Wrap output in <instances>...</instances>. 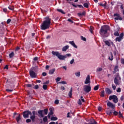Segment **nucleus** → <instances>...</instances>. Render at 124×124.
<instances>
[{
	"instance_id": "nucleus-1",
	"label": "nucleus",
	"mask_w": 124,
	"mask_h": 124,
	"mask_svg": "<svg viewBox=\"0 0 124 124\" xmlns=\"http://www.w3.org/2000/svg\"><path fill=\"white\" fill-rule=\"evenodd\" d=\"M45 20L43 22L41 25V30L45 31V30H48L51 26V18L47 16L45 18Z\"/></svg>"
},
{
	"instance_id": "nucleus-2",
	"label": "nucleus",
	"mask_w": 124,
	"mask_h": 124,
	"mask_svg": "<svg viewBox=\"0 0 124 124\" xmlns=\"http://www.w3.org/2000/svg\"><path fill=\"white\" fill-rule=\"evenodd\" d=\"M108 31H109V26L108 25H104L101 26L99 33L101 35H105V34L108 32Z\"/></svg>"
},
{
	"instance_id": "nucleus-3",
	"label": "nucleus",
	"mask_w": 124,
	"mask_h": 124,
	"mask_svg": "<svg viewBox=\"0 0 124 124\" xmlns=\"http://www.w3.org/2000/svg\"><path fill=\"white\" fill-rule=\"evenodd\" d=\"M52 55H53V56H56V57H57L59 60H63L66 59V56L61 55V54H60V52H59V51H52Z\"/></svg>"
},
{
	"instance_id": "nucleus-4",
	"label": "nucleus",
	"mask_w": 124,
	"mask_h": 124,
	"mask_svg": "<svg viewBox=\"0 0 124 124\" xmlns=\"http://www.w3.org/2000/svg\"><path fill=\"white\" fill-rule=\"evenodd\" d=\"M109 100H112V99H113V101L114 103H118V101H119V99L116 95L109 96Z\"/></svg>"
},
{
	"instance_id": "nucleus-5",
	"label": "nucleus",
	"mask_w": 124,
	"mask_h": 124,
	"mask_svg": "<svg viewBox=\"0 0 124 124\" xmlns=\"http://www.w3.org/2000/svg\"><path fill=\"white\" fill-rule=\"evenodd\" d=\"M29 115H30V116H31L32 113L30 110H26L23 112V116L24 118V119H28L29 118Z\"/></svg>"
},
{
	"instance_id": "nucleus-6",
	"label": "nucleus",
	"mask_w": 124,
	"mask_h": 124,
	"mask_svg": "<svg viewBox=\"0 0 124 124\" xmlns=\"http://www.w3.org/2000/svg\"><path fill=\"white\" fill-rule=\"evenodd\" d=\"M92 90V87L90 85H85L84 86V91L85 93H90Z\"/></svg>"
},
{
	"instance_id": "nucleus-7",
	"label": "nucleus",
	"mask_w": 124,
	"mask_h": 124,
	"mask_svg": "<svg viewBox=\"0 0 124 124\" xmlns=\"http://www.w3.org/2000/svg\"><path fill=\"white\" fill-rule=\"evenodd\" d=\"M29 74L31 78H36V74L35 72L32 71V69H31L29 71Z\"/></svg>"
},
{
	"instance_id": "nucleus-8",
	"label": "nucleus",
	"mask_w": 124,
	"mask_h": 124,
	"mask_svg": "<svg viewBox=\"0 0 124 124\" xmlns=\"http://www.w3.org/2000/svg\"><path fill=\"white\" fill-rule=\"evenodd\" d=\"M103 2L104 3H98V4L100 5V6H102L103 7H104L106 9H109V6L107 5V2L104 1Z\"/></svg>"
},
{
	"instance_id": "nucleus-9",
	"label": "nucleus",
	"mask_w": 124,
	"mask_h": 124,
	"mask_svg": "<svg viewBox=\"0 0 124 124\" xmlns=\"http://www.w3.org/2000/svg\"><path fill=\"white\" fill-rule=\"evenodd\" d=\"M113 16L114 17H115L114 18L115 20H119L120 21L123 20V17H121L120 16V14H117V13L116 14H114Z\"/></svg>"
},
{
	"instance_id": "nucleus-10",
	"label": "nucleus",
	"mask_w": 124,
	"mask_h": 124,
	"mask_svg": "<svg viewBox=\"0 0 124 124\" xmlns=\"http://www.w3.org/2000/svg\"><path fill=\"white\" fill-rule=\"evenodd\" d=\"M124 37V33L122 32L120 34L119 37H117L115 39L116 41H118V42H121L123 40V38Z\"/></svg>"
},
{
	"instance_id": "nucleus-11",
	"label": "nucleus",
	"mask_w": 124,
	"mask_h": 124,
	"mask_svg": "<svg viewBox=\"0 0 124 124\" xmlns=\"http://www.w3.org/2000/svg\"><path fill=\"white\" fill-rule=\"evenodd\" d=\"M90 83H91V76H90V75H88L86 78L84 83L86 84H90Z\"/></svg>"
},
{
	"instance_id": "nucleus-12",
	"label": "nucleus",
	"mask_w": 124,
	"mask_h": 124,
	"mask_svg": "<svg viewBox=\"0 0 124 124\" xmlns=\"http://www.w3.org/2000/svg\"><path fill=\"white\" fill-rule=\"evenodd\" d=\"M70 4H71L74 7H79V8H84V6H83V5H79V4H77V5H75L74 3H73V2H69Z\"/></svg>"
},
{
	"instance_id": "nucleus-13",
	"label": "nucleus",
	"mask_w": 124,
	"mask_h": 124,
	"mask_svg": "<svg viewBox=\"0 0 124 124\" xmlns=\"http://www.w3.org/2000/svg\"><path fill=\"white\" fill-rule=\"evenodd\" d=\"M107 106L111 108V109H115V105L113 104V103H111L110 102H108L107 103Z\"/></svg>"
},
{
	"instance_id": "nucleus-14",
	"label": "nucleus",
	"mask_w": 124,
	"mask_h": 124,
	"mask_svg": "<svg viewBox=\"0 0 124 124\" xmlns=\"http://www.w3.org/2000/svg\"><path fill=\"white\" fill-rule=\"evenodd\" d=\"M32 113L33 115L30 117V119H31V121L33 122H34V120H35V114H36V111H33Z\"/></svg>"
},
{
	"instance_id": "nucleus-15",
	"label": "nucleus",
	"mask_w": 124,
	"mask_h": 124,
	"mask_svg": "<svg viewBox=\"0 0 124 124\" xmlns=\"http://www.w3.org/2000/svg\"><path fill=\"white\" fill-rule=\"evenodd\" d=\"M105 91L108 94H111V93H113V91L108 88H106Z\"/></svg>"
},
{
	"instance_id": "nucleus-16",
	"label": "nucleus",
	"mask_w": 124,
	"mask_h": 124,
	"mask_svg": "<svg viewBox=\"0 0 124 124\" xmlns=\"http://www.w3.org/2000/svg\"><path fill=\"white\" fill-rule=\"evenodd\" d=\"M38 113L39 114L38 116L40 118H43V117H44V115H43V110H39Z\"/></svg>"
},
{
	"instance_id": "nucleus-17",
	"label": "nucleus",
	"mask_w": 124,
	"mask_h": 124,
	"mask_svg": "<svg viewBox=\"0 0 124 124\" xmlns=\"http://www.w3.org/2000/svg\"><path fill=\"white\" fill-rule=\"evenodd\" d=\"M114 83L115 84V85L119 86L120 85V83L119 82V80H118V77H115V78L114 79Z\"/></svg>"
},
{
	"instance_id": "nucleus-18",
	"label": "nucleus",
	"mask_w": 124,
	"mask_h": 124,
	"mask_svg": "<svg viewBox=\"0 0 124 124\" xmlns=\"http://www.w3.org/2000/svg\"><path fill=\"white\" fill-rule=\"evenodd\" d=\"M55 71H56V69L53 68V69H51L49 71L48 74L50 75H53V74H54V73H55Z\"/></svg>"
},
{
	"instance_id": "nucleus-19",
	"label": "nucleus",
	"mask_w": 124,
	"mask_h": 124,
	"mask_svg": "<svg viewBox=\"0 0 124 124\" xmlns=\"http://www.w3.org/2000/svg\"><path fill=\"white\" fill-rule=\"evenodd\" d=\"M69 43L70 44H71V45H72L73 47H74V48H78L77 46H76V45L75 44V43H74V41H70L69 42Z\"/></svg>"
},
{
	"instance_id": "nucleus-20",
	"label": "nucleus",
	"mask_w": 124,
	"mask_h": 124,
	"mask_svg": "<svg viewBox=\"0 0 124 124\" xmlns=\"http://www.w3.org/2000/svg\"><path fill=\"white\" fill-rule=\"evenodd\" d=\"M69 48V46H64L62 49V51L63 52H66V50H67L68 48Z\"/></svg>"
},
{
	"instance_id": "nucleus-21",
	"label": "nucleus",
	"mask_w": 124,
	"mask_h": 124,
	"mask_svg": "<svg viewBox=\"0 0 124 124\" xmlns=\"http://www.w3.org/2000/svg\"><path fill=\"white\" fill-rule=\"evenodd\" d=\"M108 60L111 61V62L114 60V56H113V53L111 52H110V56L108 57Z\"/></svg>"
},
{
	"instance_id": "nucleus-22",
	"label": "nucleus",
	"mask_w": 124,
	"mask_h": 124,
	"mask_svg": "<svg viewBox=\"0 0 124 124\" xmlns=\"http://www.w3.org/2000/svg\"><path fill=\"white\" fill-rule=\"evenodd\" d=\"M68 95L70 98H71V97H72V88H71L70 91H69Z\"/></svg>"
},
{
	"instance_id": "nucleus-23",
	"label": "nucleus",
	"mask_w": 124,
	"mask_h": 124,
	"mask_svg": "<svg viewBox=\"0 0 124 124\" xmlns=\"http://www.w3.org/2000/svg\"><path fill=\"white\" fill-rule=\"evenodd\" d=\"M106 113L107 115H108V116H111V115L113 114V110H110L106 111Z\"/></svg>"
},
{
	"instance_id": "nucleus-24",
	"label": "nucleus",
	"mask_w": 124,
	"mask_h": 124,
	"mask_svg": "<svg viewBox=\"0 0 124 124\" xmlns=\"http://www.w3.org/2000/svg\"><path fill=\"white\" fill-rule=\"evenodd\" d=\"M100 96H101V97H104V96H105V91H104V90L101 92Z\"/></svg>"
},
{
	"instance_id": "nucleus-25",
	"label": "nucleus",
	"mask_w": 124,
	"mask_h": 124,
	"mask_svg": "<svg viewBox=\"0 0 124 124\" xmlns=\"http://www.w3.org/2000/svg\"><path fill=\"white\" fill-rule=\"evenodd\" d=\"M20 120H21V115L19 114L18 117H16V121L17 123H19V122L20 121Z\"/></svg>"
},
{
	"instance_id": "nucleus-26",
	"label": "nucleus",
	"mask_w": 124,
	"mask_h": 124,
	"mask_svg": "<svg viewBox=\"0 0 124 124\" xmlns=\"http://www.w3.org/2000/svg\"><path fill=\"white\" fill-rule=\"evenodd\" d=\"M104 43H105L106 45H107L108 46H111V44H110V42L108 41H104Z\"/></svg>"
},
{
	"instance_id": "nucleus-27",
	"label": "nucleus",
	"mask_w": 124,
	"mask_h": 124,
	"mask_svg": "<svg viewBox=\"0 0 124 124\" xmlns=\"http://www.w3.org/2000/svg\"><path fill=\"white\" fill-rule=\"evenodd\" d=\"M103 70V69H102V68L98 67L96 69V72H100V71H102Z\"/></svg>"
},
{
	"instance_id": "nucleus-28",
	"label": "nucleus",
	"mask_w": 124,
	"mask_h": 124,
	"mask_svg": "<svg viewBox=\"0 0 124 124\" xmlns=\"http://www.w3.org/2000/svg\"><path fill=\"white\" fill-rule=\"evenodd\" d=\"M119 68L118 66H115L114 67V71L113 72V73H116V72H117V71H119V69H118Z\"/></svg>"
},
{
	"instance_id": "nucleus-29",
	"label": "nucleus",
	"mask_w": 124,
	"mask_h": 124,
	"mask_svg": "<svg viewBox=\"0 0 124 124\" xmlns=\"http://www.w3.org/2000/svg\"><path fill=\"white\" fill-rule=\"evenodd\" d=\"M57 11H58V12H60V13H62V14H65V13L63 12L62 9H58Z\"/></svg>"
},
{
	"instance_id": "nucleus-30",
	"label": "nucleus",
	"mask_w": 124,
	"mask_h": 124,
	"mask_svg": "<svg viewBox=\"0 0 124 124\" xmlns=\"http://www.w3.org/2000/svg\"><path fill=\"white\" fill-rule=\"evenodd\" d=\"M118 116L119 118H124V116H123V114H122V112L121 111H119L118 112Z\"/></svg>"
},
{
	"instance_id": "nucleus-31",
	"label": "nucleus",
	"mask_w": 124,
	"mask_h": 124,
	"mask_svg": "<svg viewBox=\"0 0 124 124\" xmlns=\"http://www.w3.org/2000/svg\"><path fill=\"white\" fill-rule=\"evenodd\" d=\"M58 120V118L56 117L52 116L51 118V121H57Z\"/></svg>"
},
{
	"instance_id": "nucleus-32",
	"label": "nucleus",
	"mask_w": 124,
	"mask_h": 124,
	"mask_svg": "<svg viewBox=\"0 0 124 124\" xmlns=\"http://www.w3.org/2000/svg\"><path fill=\"white\" fill-rule=\"evenodd\" d=\"M49 111H50V112H49L48 114H49V115H53V114L54 113V112H53V108H50Z\"/></svg>"
},
{
	"instance_id": "nucleus-33",
	"label": "nucleus",
	"mask_w": 124,
	"mask_h": 124,
	"mask_svg": "<svg viewBox=\"0 0 124 124\" xmlns=\"http://www.w3.org/2000/svg\"><path fill=\"white\" fill-rule=\"evenodd\" d=\"M98 89H99V85H97L96 86H94L93 90H94V91H97V90H98Z\"/></svg>"
},
{
	"instance_id": "nucleus-34",
	"label": "nucleus",
	"mask_w": 124,
	"mask_h": 124,
	"mask_svg": "<svg viewBox=\"0 0 124 124\" xmlns=\"http://www.w3.org/2000/svg\"><path fill=\"white\" fill-rule=\"evenodd\" d=\"M83 6L86 8H89V3H85L83 4Z\"/></svg>"
},
{
	"instance_id": "nucleus-35",
	"label": "nucleus",
	"mask_w": 124,
	"mask_h": 124,
	"mask_svg": "<svg viewBox=\"0 0 124 124\" xmlns=\"http://www.w3.org/2000/svg\"><path fill=\"white\" fill-rule=\"evenodd\" d=\"M14 57V52H12L10 54H9V58L11 59V58H13Z\"/></svg>"
},
{
	"instance_id": "nucleus-36",
	"label": "nucleus",
	"mask_w": 124,
	"mask_h": 124,
	"mask_svg": "<svg viewBox=\"0 0 124 124\" xmlns=\"http://www.w3.org/2000/svg\"><path fill=\"white\" fill-rule=\"evenodd\" d=\"M43 122H44V123L47 122V121H48V119L47 118V116H45V117L43 119Z\"/></svg>"
},
{
	"instance_id": "nucleus-37",
	"label": "nucleus",
	"mask_w": 124,
	"mask_h": 124,
	"mask_svg": "<svg viewBox=\"0 0 124 124\" xmlns=\"http://www.w3.org/2000/svg\"><path fill=\"white\" fill-rule=\"evenodd\" d=\"M8 9H9L10 10L13 11V10H14V6H9L8 7Z\"/></svg>"
},
{
	"instance_id": "nucleus-38",
	"label": "nucleus",
	"mask_w": 124,
	"mask_h": 124,
	"mask_svg": "<svg viewBox=\"0 0 124 124\" xmlns=\"http://www.w3.org/2000/svg\"><path fill=\"white\" fill-rule=\"evenodd\" d=\"M3 26H4V22H2L0 25V29H3Z\"/></svg>"
},
{
	"instance_id": "nucleus-39",
	"label": "nucleus",
	"mask_w": 124,
	"mask_h": 124,
	"mask_svg": "<svg viewBox=\"0 0 124 124\" xmlns=\"http://www.w3.org/2000/svg\"><path fill=\"white\" fill-rule=\"evenodd\" d=\"M114 35H115V36H119V35H120V34L119 33V32L115 31L114 33Z\"/></svg>"
},
{
	"instance_id": "nucleus-40",
	"label": "nucleus",
	"mask_w": 124,
	"mask_h": 124,
	"mask_svg": "<svg viewBox=\"0 0 124 124\" xmlns=\"http://www.w3.org/2000/svg\"><path fill=\"white\" fill-rule=\"evenodd\" d=\"M75 75L77 77H80V72H78L76 73Z\"/></svg>"
},
{
	"instance_id": "nucleus-41",
	"label": "nucleus",
	"mask_w": 124,
	"mask_h": 124,
	"mask_svg": "<svg viewBox=\"0 0 124 124\" xmlns=\"http://www.w3.org/2000/svg\"><path fill=\"white\" fill-rule=\"evenodd\" d=\"M44 112L46 115H47L48 114V109L46 108L44 110Z\"/></svg>"
},
{
	"instance_id": "nucleus-42",
	"label": "nucleus",
	"mask_w": 124,
	"mask_h": 124,
	"mask_svg": "<svg viewBox=\"0 0 124 124\" xmlns=\"http://www.w3.org/2000/svg\"><path fill=\"white\" fill-rule=\"evenodd\" d=\"M34 89L35 90H38V89H39V86H38V85H35Z\"/></svg>"
},
{
	"instance_id": "nucleus-43",
	"label": "nucleus",
	"mask_w": 124,
	"mask_h": 124,
	"mask_svg": "<svg viewBox=\"0 0 124 124\" xmlns=\"http://www.w3.org/2000/svg\"><path fill=\"white\" fill-rule=\"evenodd\" d=\"M43 89L44 90H45V91H46V90H47V85H44L43 86Z\"/></svg>"
},
{
	"instance_id": "nucleus-44",
	"label": "nucleus",
	"mask_w": 124,
	"mask_h": 124,
	"mask_svg": "<svg viewBox=\"0 0 124 124\" xmlns=\"http://www.w3.org/2000/svg\"><path fill=\"white\" fill-rule=\"evenodd\" d=\"M93 27L90 26V28L89 29V31L91 33H93Z\"/></svg>"
},
{
	"instance_id": "nucleus-45",
	"label": "nucleus",
	"mask_w": 124,
	"mask_h": 124,
	"mask_svg": "<svg viewBox=\"0 0 124 124\" xmlns=\"http://www.w3.org/2000/svg\"><path fill=\"white\" fill-rule=\"evenodd\" d=\"M60 84H62L63 85L66 84L67 83L64 81H61L59 82Z\"/></svg>"
},
{
	"instance_id": "nucleus-46",
	"label": "nucleus",
	"mask_w": 124,
	"mask_h": 124,
	"mask_svg": "<svg viewBox=\"0 0 124 124\" xmlns=\"http://www.w3.org/2000/svg\"><path fill=\"white\" fill-rule=\"evenodd\" d=\"M119 114V112H118L116 111H114L113 112V115H114V116H118V114Z\"/></svg>"
},
{
	"instance_id": "nucleus-47",
	"label": "nucleus",
	"mask_w": 124,
	"mask_h": 124,
	"mask_svg": "<svg viewBox=\"0 0 124 124\" xmlns=\"http://www.w3.org/2000/svg\"><path fill=\"white\" fill-rule=\"evenodd\" d=\"M78 105H82V102L81 101V99L78 100Z\"/></svg>"
},
{
	"instance_id": "nucleus-48",
	"label": "nucleus",
	"mask_w": 124,
	"mask_h": 124,
	"mask_svg": "<svg viewBox=\"0 0 124 124\" xmlns=\"http://www.w3.org/2000/svg\"><path fill=\"white\" fill-rule=\"evenodd\" d=\"M61 78L58 77L57 78H56L55 80H56V82H60V81H61Z\"/></svg>"
},
{
	"instance_id": "nucleus-49",
	"label": "nucleus",
	"mask_w": 124,
	"mask_h": 124,
	"mask_svg": "<svg viewBox=\"0 0 124 124\" xmlns=\"http://www.w3.org/2000/svg\"><path fill=\"white\" fill-rule=\"evenodd\" d=\"M60 101L58 99L56 100L54 102L55 104H59Z\"/></svg>"
},
{
	"instance_id": "nucleus-50",
	"label": "nucleus",
	"mask_w": 124,
	"mask_h": 124,
	"mask_svg": "<svg viewBox=\"0 0 124 124\" xmlns=\"http://www.w3.org/2000/svg\"><path fill=\"white\" fill-rule=\"evenodd\" d=\"M10 22H11V19H10V18L8 19L7 20V24H10Z\"/></svg>"
},
{
	"instance_id": "nucleus-51",
	"label": "nucleus",
	"mask_w": 124,
	"mask_h": 124,
	"mask_svg": "<svg viewBox=\"0 0 124 124\" xmlns=\"http://www.w3.org/2000/svg\"><path fill=\"white\" fill-rule=\"evenodd\" d=\"M112 88L113 89V90L115 91L116 89V86L114 84H112Z\"/></svg>"
},
{
	"instance_id": "nucleus-52",
	"label": "nucleus",
	"mask_w": 124,
	"mask_h": 124,
	"mask_svg": "<svg viewBox=\"0 0 124 124\" xmlns=\"http://www.w3.org/2000/svg\"><path fill=\"white\" fill-rule=\"evenodd\" d=\"M6 91L7 92V93H10L11 92H13V90L6 89Z\"/></svg>"
},
{
	"instance_id": "nucleus-53",
	"label": "nucleus",
	"mask_w": 124,
	"mask_h": 124,
	"mask_svg": "<svg viewBox=\"0 0 124 124\" xmlns=\"http://www.w3.org/2000/svg\"><path fill=\"white\" fill-rule=\"evenodd\" d=\"M68 22H70V23H71L72 24H73V23H74V22L73 21V20H71V19H68L67 20Z\"/></svg>"
},
{
	"instance_id": "nucleus-54",
	"label": "nucleus",
	"mask_w": 124,
	"mask_h": 124,
	"mask_svg": "<svg viewBox=\"0 0 124 124\" xmlns=\"http://www.w3.org/2000/svg\"><path fill=\"white\" fill-rule=\"evenodd\" d=\"M65 56H66V58H67V57H71V54L70 53H67Z\"/></svg>"
},
{
	"instance_id": "nucleus-55",
	"label": "nucleus",
	"mask_w": 124,
	"mask_h": 124,
	"mask_svg": "<svg viewBox=\"0 0 124 124\" xmlns=\"http://www.w3.org/2000/svg\"><path fill=\"white\" fill-rule=\"evenodd\" d=\"M26 86L28 87V88H31L32 85L31 84H26Z\"/></svg>"
},
{
	"instance_id": "nucleus-56",
	"label": "nucleus",
	"mask_w": 124,
	"mask_h": 124,
	"mask_svg": "<svg viewBox=\"0 0 124 124\" xmlns=\"http://www.w3.org/2000/svg\"><path fill=\"white\" fill-rule=\"evenodd\" d=\"M33 61L36 62V61H38V57H35L33 58Z\"/></svg>"
},
{
	"instance_id": "nucleus-57",
	"label": "nucleus",
	"mask_w": 124,
	"mask_h": 124,
	"mask_svg": "<svg viewBox=\"0 0 124 124\" xmlns=\"http://www.w3.org/2000/svg\"><path fill=\"white\" fill-rule=\"evenodd\" d=\"M81 40L83 41H86V38L83 37L82 36H81Z\"/></svg>"
},
{
	"instance_id": "nucleus-58",
	"label": "nucleus",
	"mask_w": 124,
	"mask_h": 124,
	"mask_svg": "<svg viewBox=\"0 0 124 124\" xmlns=\"http://www.w3.org/2000/svg\"><path fill=\"white\" fill-rule=\"evenodd\" d=\"M31 120L28 119L26 120V123H31Z\"/></svg>"
},
{
	"instance_id": "nucleus-59",
	"label": "nucleus",
	"mask_w": 124,
	"mask_h": 124,
	"mask_svg": "<svg viewBox=\"0 0 124 124\" xmlns=\"http://www.w3.org/2000/svg\"><path fill=\"white\" fill-rule=\"evenodd\" d=\"M73 62H74V59H72V60L70 62V64H73Z\"/></svg>"
},
{
	"instance_id": "nucleus-60",
	"label": "nucleus",
	"mask_w": 124,
	"mask_h": 124,
	"mask_svg": "<svg viewBox=\"0 0 124 124\" xmlns=\"http://www.w3.org/2000/svg\"><path fill=\"white\" fill-rule=\"evenodd\" d=\"M121 91H122V90H121V88H118L117 90V93H121Z\"/></svg>"
},
{
	"instance_id": "nucleus-61",
	"label": "nucleus",
	"mask_w": 124,
	"mask_h": 124,
	"mask_svg": "<svg viewBox=\"0 0 124 124\" xmlns=\"http://www.w3.org/2000/svg\"><path fill=\"white\" fill-rule=\"evenodd\" d=\"M97 124V122H96L95 121H94L93 123H90V124Z\"/></svg>"
},
{
	"instance_id": "nucleus-62",
	"label": "nucleus",
	"mask_w": 124,
	"mask_h": 124,
	"mask_svg": "<svg viewBox=\"0 0 124 124\" xmlns=\"http://www.w3.org/2000/svg\"><path fill=\"white\" fill-rule=\"evenodd\" d=\"M124 95L121 96V97L120 98V100H121V101H123V100H124Z\"/></svg>"
},
{
	"instance_id": "nucleus-63",
	"label": "nucleus",
	"mask_w": 124,
	"mask_h": 124,
	"mask_svg": "<svg viewBox=\"0 0 124 124\" xmlns=\"http://www.w3.org/2000/svg\"><path fill=\"white\" fill-rule=\"evenodd\" d=\"M80 99H81V101H82V102H85V100L84 99V98H83L82 96H81L80 97Z\"/></svg>"
},
{
	"instance_id": "nucleus-64",
	"label": "nucleus",
	"mask_w": 124,
	"mask_h": 124,
	"mask_svg": "<svg viewBox=\"0 0 124 124\" xmlns=\"http://www.w3.org/2000/svg\"><path fill=\"white\" fill-rule=\"evenodd\" d=\"M42 75H43V76H46L47 75V73H46V72H43V73H42Z\"/></svg>"
}]
</instances>
